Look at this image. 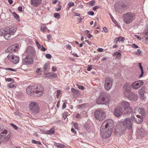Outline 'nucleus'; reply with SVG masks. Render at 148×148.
I'll return each mask as SVG.
<instances>
[{
	"instance_id": "obj_1",
	"label": "nucleus",
	"mask_w": 148,
	"mask_h": 148,
	"mask_svg": "<svg viewBox=\"0 0 148 148\" xmlns=\"http://www.w3.org/2000/svg\"><path fill=\"white\" fill-rule=\"evenodd\" d=\"M26 92L29 95L40 97L43 93V87L41 85H30L26 89Z\"/></svg>"
},
{
	"instance_id": "obj_2",
	"label": "nucleus",
	"mask_w": 148,
	"mask_h": 148,
	"mask_svg": "<svg viewBox=\"0 0 148 148\" xmlns=\"http://www.w3.org/2000/svg\"><path fill=\"white\" fill-rule=\"evenodd\" d=\"M112 130L101 127L100 130V134L102 138L103 139L107 138L111 136Z\"/></svg>"
},
{
	"instance_id": "obj_3",
	"label": "nucleus",
	"mask_w": 148,
	"mask_h": 148,
	"mask_svg": "<svg viewBox=\"0 0 148 148\" xmlns=\"http://www.w3.org/2000/svg\"><path fill=\"white\" fill-rule=\"evenodd\" d=\"M29 109L30 112L34 115L38 113L39 111V106L36 102H31L29 104Z\"/></svg>"
},
{
	"instance_id": "obj_4",
	"label": "nucleus",
	"mask_w": 148,
	"mask_h": 148,
	"mask_svg": "<svg viewBox=\"0 0 148 148\" xmlns=\"http://www.w3.org/2000/svg\"><path fill=\"white\" fill-rule=\"evenodd\" d=\"M123 22L127 24L132 23L134 19V16L133 14L128 12L124 14L122 16Z\"/></svg>"
},
{
	"instance_id": "obj_5",
	"label": "nucleus",
	"mask_w": 148,
	"mask_h": 148,
	"mask_svg": "<svg viewBox=\"0 0 148 148\" xmlns=\"http://www.w3.org/2000/svg\"><path fill=\"white\" fill-rule=\"evenodd\" d=\"M121 127L120 129L123 131L126 128L129 129H131L133 126V123L130 119L126 118L121 123Z\"/></svg>"
},
{
	"instance_id": "obj_6",
	"label": "nucleus",
	"mask_w": 148,
	"mask_h": 148,
	"mask_svg": "<svg viewBox=\"0 0 148 148\" xmlns=\"http://www.w3.org/2000/svg\"><path fill=\"white\" fill-rule=\"evenodd\" d=\"M7 132V131L2 126L0 127V138H2L3 141L5 142L8 141L10 138V136L6 135Z\"/></svg>"
},
{
	"instance_id": "obj_7",
	"label": "nucleus",
	"mask_w": 148,
	"mask_h": 148,
	"mask_svg": "<svg viewBox=\"0 0 148 148\" xmlns=\"http://www.w3.org/2000/svg\"><path fill=\"white\" fill-rule=\"evenodd\" d=\"M94 115L95 118L100 121L104 119L106 116V114L104 112L98 110L95 111Z\"/></svg>"
},
{
	"instance_id": "obj_8",
	"label": "nucleus",
	"mask_w": 148,
	"mask_h": 148,
	"mask_svg": "<svg viewBox=\"0 0 148 148\" xmlns=\"http://www.w3.org/2000/svg\"><path fill=\"white\" fill-rule=\"evenodd\" d=\"M133 113L135 114H136V117H142V118H144L145 114V112L144 110V109L143 108H138V107H136L134 109Z\"/></svg>"
},
{
	"instance_id": "obj_9",
	"label": "nucleus",
	"mask_w": 148,
	"mask_h": 148,
	"mask_svg": "<svg viewBox=\"0 0 148 148\" xmlns=\"http://www.w3.org/2000/svg\"><path fill=\"white\" fill-rule=\"evenodd\" d=\"M101 127L108 129H110L112 130L114 127L113 121L110 119H106L103 122Z\"/></svg>"
},
{
	"instance_id": "obj_10",
	"label": "nucleus",
	"mask_w": 148,
	"mask_h": 148,
	"mask_svg": "<svg viewBox=\"0 0 148 148\" xmlns=\"http://www.w3.org/2000/svg\"><path fill=\"white\" fill-rule=\"evenodd\" d=\"M113 82L112 78L110 77L107 78L104 84L105 89L108 90H110L112 87Z\"/></svg>"
},
{
	"instance_id": "obj_11",
	"label": "nucleus",
	"mask_w": 148,
	"mask_h": 148,
	"mask_svg": "<svg viewBox=\"0 0 148 148\" xmlns=\"http://www.w3.org/2000/svg\"><path fill=\"white\" fill-rule=\"evenodd\" d=\"M25 53L29 56L34 57L35 56L36 52L33 47L29 46L27 48Z\"/></svg>"
},
{
	"instance_id": "obj_12",
	"label": "nucleus",
	"mask_w": 148,
	"mask_h": 148,
	"mask_svg": "<svg viewBox=\"0 0 148 148\" xmlns=\"http://www.w3.org/2000/svg\"><path fill=\"white\" fill-rule=\"evenodd\" d=\"M123 111V108L119 106L114 110V114L116 117H119L122 114Z\"/></svg>"
},
{
	"instance_id": "obj_13",
	"label": "nucleus",
	"mask_w": 148,
	"mask_h": 148,
	"mask_svg": "<svg viewBox=\"0 0 148 148\" xmlns=\"http://www.w3.org/2000/svg\"><path fill=\"white\" fill-rule=\"evenodd\" d=\"M130 84L128 83H125L123 86L124 94L125 97H128L130 95L131 89L130 86Z\"/></svg>"
},
{
	"instance_id": "obj_14",
	"label": "nucleus",
	"mask_w": 148,
	"mask_h": 148,
	"mask_svg": "<svg viewBox=\"0 0 148 148\" xmlns=\"http://www.w3.org/2000/svg\"><path fill=\"white\" fill-rule=\"evenodd\" d=\"M19 46L17 43H15L6 49L8 52L12 53L17 51L18 49Z\"/></svg>"
},
{
	"instance_id": "obj_15",
	"label": "nucleus",
	"mask_w": 148,
	"mask_h": 148,
	"mask_svg": "<svg viewBox=\"0 0 148 148\" xmlns=\"http://www.w3.org/2000/svg\"><path fill=\"white\" fill-rule=\"evenodd\" d=\"M143 82L141 80H139L134 82L131 85V86L134 89H137L140 88L143 84Z\"/></svg>"
},
{
	"instance_id": "obj_16",
	"label": "nucleus",
	"mask_w": 148,
	"mask_h": 148,
	"mask_svg": "<svg viewBox=\"0 0 148 148\" xmlns=\"http://www.w3.org/2000/svg\"><path fill=\"white\" fill-rule=\"evenodd\" d=\"M8 58L14 64L17 63L19 61V58L14 55H8Z\"/></svg>"
},
{
	"instance_id": "obj_17",
	"label": "nucleus",
	"mask_w": 148,
	"mask_h": 148,
	"mask_svg": "<svg viewBox=\"0 0 148 148\" xmlns=\"http://www.w3.org/2000/svg\"><path fill=\"white\" fill-rule=\"evenodd\" d=\"M23 62L25 64H30L33 63V59L28 56H26V57L23 60Z\"/></svg>"
},
{
	"instance_id": "obj_18",
	"label": "nucleus",
	"mask_w": 148,
	"mask_h": 148,
	"mask_svg": "<svg viewBox=\"0 0 148 148\" xmlns=\"http://www.w3.org/2000/svg\"><path fill=\"white\" fill-rule=\"evenodd\" d=\"M136 118L134 116L133 114V113H132V119L134 122L137 123H140L142 121L143 119L144 118H142V117H136Z\"/></svg>"
},
{
	"instance_id": "obj_19",
	"label": "nucleus",
	"mask_w": 148,
	"mask_h": 148,
	"mask_svg": "<svg viewBox=\"0 0 148 148\" xmlns=\"http://www.w3.org/2000/svg\"><path fill=\"white\" fill-rule=\"evenodd\" d=\"M128 98L132 101H135L137 99L138 96L136 94L132 92L128 96Z\"/></svg>"
},
{
	"instance_id": "obj_20",
	"label": "nucleus",
	"mask_w": 148,
	"mask_h": 148,
	"mask_svg": "<svg viewBox=\"0 0 148 148\" xmlns=\"http://www.w3.org/2000/svg\"><path fill=\"white\" fill-rule=\"evenodd\" d=\"M130 105V104L128 102L123 101L121 102L119 106L123 108V110H124L126 108L128 107Z\"/></svg>"
},
{
	"instance_id": "obj_21",
	"label": "nucleus",
	"mask_w": 148,
	"mask_h": 148,
	"mask_svg": "<svg viewBox=\"0 0 148 148\" xmlns=\"http://www.w3.org/2000/svg\"><path fill=\"white\" fill-rule=\"evenodd\" d=\"M103 102V104H108L110 100V97L108 95H102Z\"/></svg>"
},
{
	"instance_id": "obj_22",
	"label": "nucleus",
	"mask_w": 148,
	"mask_h": 148,
	"mask_svg": "<svg viewBox=\"0 0 148 148\" xmlns=\"http://www.w3.org/2000/svg\"><path fill=\"white\" fill-rule=\"evenodd\" d=\"M137 137L138 138H142L145 134L144 130L143 129H140L137 131Z\"/></svg>"
},
{
	"instance_id": "obj_23",
	"label": "nucleus",
	"mask_w": 148,
	"mask_h": 148,
	"mask_svg": "<svg viewBox=\"0 0 148 148\" xmlns=\"http://www.w3.org/2000/svg\"><path fill=\"white\" fill-rule=\"evenodd\" d=\"M8 29V32L11 34V35H13L16 31L17 29L16 27H6Z\"/></svg>"
},
{
	"instance_id": "obj_24",
	"label": "nucleus",
	"mask_w": 148,
	"mask_h": 148,
	"mask_svg": "<svg viewBox=\"0 0 148 148\" xmlns=\"http://www.w3.org/2000/svg\"><path fill=\"white\" fill-rule=\"evenodd\" d=\"M8 29L6 28L5 29V33L4 35V38L6 40H8L11 38V34L8 32Z\"/></svg>"
},
{
	"instance_id": "obj_25",
	"label": "nucleus",
	"mask_w": 148,
	"mask_h": 148,
	"mask_svg": "<svg viewBox=\"0 0 148 148\" xmlns=\"http://www.w3.org/2000/svg\"><path fill=\"white\" fill-rule=\"evenodd\" d=\"M42 0H31V3L34 6H37L41 2Z\"/></svg>"
},
{
	"instance_id": "obj_26",
	"label": "nucleus",
	"mask_w": 148,
	"mask_h": 148,
	"mask_svg": "<svg viewBox=\"0 0 148 148\" xmlns=\"http://www.w3.org/2000/svg\"><path fill=\"white\" fill-rule=\"evenodd\" d=\"M49 67L50 65L48 63H46L43 67L42 71L43 72H45L46 71H48L49 70Z\"/></svg>"
},
{
	"instance_id": "obj_27",
	"label": "nucleus",
	"mask_w": 148,
	"mask_h": 148,
	"mask_svg": "<svg viewBox=\"0 0 148 148\" xmlns=\"http://www.w3.org/2000/svg\"><path fill=\"white\" fill-rule=\"evenodd\" d=\"M145 88V86H143L138 91L139 94L142 97H143L144 95Z\"/></svg>"
},
{
	"instance_id": "obj_28",
	"label": "nucleus",
	"mask_w": 148,
	"mask_h": 148,
	"mask_svg": "<svg viewBox=\"0 0 148 148\" xmlns=\"http://www.w3.org/2000/svg\"><path fill=\"white\" fill-rule=\"evenodd\" d=\"M96 103L99 104H103V102L102 95H101L96 100Z\"/></svg>"
},
{
	"instance_id": "obj_29",
	"label": "nucleus",
	"mask_w": 148,
	"mask_h": 148,
	"mask_svg": "<svg viewBox=\"0 0 148 148\" xmlns=\"http://www.w3.org/2000/svg\"><path fill=\"white\" fill-rule=\"evenodd\" d=\"M71 91L73 93L74 95L78 96L79 95V90H75V89L72 88L71 89Z\"/></svg>"
},
{
	"instance_id": "obj_30",
	"label": "nucleus",
	"mask_w": 148,
	"mask_h": 148,
	"mask_svg": "<svg viewBox=\"0 0 148 148\" xmlns=\"http://www.w3.org/2000/svg\"><path fill=\"white\" fill-rule=\"evenodd\" d=\"M124 110L126 111V112H125V111H124L125 113V114L126 113H127V114H130L131 112H132L133 110L132 108L129 106L126 108Z\"/></svg>"
},
{
	"instance_id": "obj_31",
	"label": "nucleus",
	"mask_w": 148,
	"mask_h": 148,
	"mask_svg": "<svg viewBox=\"0 0 148 148\" xmlns=\"http://www.w3.org/2000/svg\"><path fill=\"white\" fill-rule=\"evenodd\" d=\"M114 56H116V58L118 59H120L121 58V55L120 52L116 51L114 54Z\"/></svg>"
},
{
	"instance_id": "obj_32",
	"label": "nucleus",
	"mask_w": 148,
	"mask_h": 148,
	"mask_svg": "<svg viewBox=\"0 0 148 148\" xmlns=\"http://www.w3.org/2000/svg\"><path fill=\"white\" fill-rule=\"evenodd\" d=\"M114 7L115 10L116 12H119L120 8V6L119 5V3H116L114 5Z\"/></svg>"
},
{
	"instance_id": "obj_33",
	"label": "nucleus",
	"mask_w": 148,
	"mask_h": 148,
	"mask_svg": "<svg viewBox=\"0 0 148 148\" xmlns=\"http://www.w3.org/2000/svg\"><path fill=\"white\" fill-rule=\"evenodd\" d=\"M125 39V38L124 37L120 36L116 38V39H114V40L116 41V43L117 44V42L118 41L123 42Z\"/></svg>"
},
{
	"instance_id": "obj_34",
	"label": "nucleus",
	"mask_w": 148,
	"mask_h": 148,
	"mask_svg": "<svg viewBox=\"0 0 148 148\" xmlns=\"http://www.w3.org/2000/svg\"><path fill=\"white\" fill-rule=\"evenodd\" d=\"M55 132L54 129L53 128H51L50 130L47 131L46 132V133L47 134H53Z\"/></svg>"
},
{
	"instance_id": "obj_35",
	"label": "nucleus",
	"mask_w": 148,
	"mask_h": 148,
	"mask_svg": "<svg viewBox=\"0 0 148 148\" xmlns=\"http://www.w3.org/2000/svg\"><path fill=\"white\" fill-rule=\"evenodd\" d=\"M50 77L53 78H56L57 77V75L56 73H49Z\"/></svg>"
},
{
	"instance_id": "obj_36",
	"label": "nucleus",
	"mask_w": 148,
	"mask_h": 148,
	"mask_svg": "<svg viewBox=\"0 0 148 148\" xmlns=\"http://www.w3.org/2000/svg\"><path fill=\"white\" fill-rule=\"evenodd\" d=\"M89 31H88V30H86L85 31V34H86V36L90 38L91 37H92V36L91 35V34L89 33Z\"/></svg>"
},
{
	"instance_id": "obj_37",
	"label": "nucleus",
	"mask_w": 148,
	"mask_h": 148,
	"mask_svg": "<svg viewBox=\"0 0 148 148\" xmlns=\"http://www.w3.org/2000/svg\"><path fill=\"white\" fill-rule=\"evenodd\" d=\"M47 28L46 25L44 24H43L41 27V30L43 32H44L45 30Z\"/></svg>"
},
{
	"instance_id": "obj_38",
	"label": "nucleus",
	"mask_w": 148,
	"mask_h": 148,
	"mask_svg": "<svg viewBox=\"0 0 148 148\" xmlns=\"http://www.w3.org/2000/svg\"><path fill=\"white\" fill-rule=\"evenodd\" d=\"M54 17L56 18H57L58 19L60 18V14L58 13H56L54 14Z\"/></svg>"
},
{
	"instance_id": "obj_39",
	"label": "nucleus",
	"mask_w": 148,
	"mask_h": 148,
	"mask_svg": "<svg viewBox=\"0 0 148 148\" xmlns=\"http://www.w3.org/2000/svg\"><path fill=\"white\" fill-rule=\"evenodd\" d=\"M32 143L34 144H38L39 145H41V143L40 141H36L35 140H32Z\"/></svg>"
},
{
	"instance_id": "obj_40",
	"label": "nucleus",
	"mask_w": 148,
	"mask_h": 148,
	"mask_svg": "<svg viewBox=\"0 0 148 148\" xmlns=\"http://www.w3.org/2000/svg\"><path fill=\"white\" fill-rule=\"evenodd\" d=\"M12 14L13 16H14V18L15 19H18V18H19V16L18 14H16L15 12H13L12 13Z\"/></svg>"
},
{
	"instance_id": "obj_41",
	"label": "nucleus",
	"mask_w": 148,
	"mask_h": 148,
	"mask_svg": "<svg viewBox=\"0 0 148 148\" xmlns=\"http://www.w3.org/2000/svg\"><path fill=\"white\" fill-rule=\"evenodd\" d=\"M10 125L12 126L15 130H17L18 129V127L16 125L12 123H10Z\"/></svg>"
},
{
	"instance_id": "obj_42",
	"label": "nucleus",
	"mask_w": 148,
	"mask_h": 148,
	"mask_svg": "<svg viewBox=\"0 0 148 148\" xmlns=\"http://www.w3.org/2000/svg\"><path fill=\"white\" fill-rule=\"evenodd\" d=\"M66 146L62 144H60L59 145L58 148H66Z\"/></svg>"
},
{
	"instance_id": "obj_43",
	"label": "nucleus",
	"mask_w": 148,
	"mask_h": 148,
	"mask_svg": "<svg viewBox=\"0 0 148 148\" xmlns=\"http://www.w3.org/2000/svg\"><path fill=\"white\" fill-rule=\"evenodd\" d=\"M88 4H89V5H90L91 6H93L95 4V1H90L88 3Z\"/></svg>"
},
{
	"instance_id": "obj_44",
	"label": "nucleus",
	"mask_w": 148,
	"mask_h": 148,
	"mask_svg": "<svg viewBox=\"0 0 148 148\" xmlns=\"http://www.w3.org/2000/svg\"><path fill=\"white\" fill-rule=\"evenodd\" d=\"M68 5L70 7H71L74 5V4L72 2H69Z\"/></svg>"
},
{
	"instance_id": "obj_45",
	"label": "nucleus",
	"mask_w": 148,
	"mask_h": 148,
	"mask_svg": "<svg viewBox=\"0 0 148 148\" xmlns=\"http://www.w3.org/2000/svg\"><path fill=\"white\" fill-rule=\"evenodd\" d=\"M120 5H121L122 7L123 8H125L127 7V6L123 2H121L120 3Z\"/></svg>"
},
{
	"instance_id": "obj_46",
	"label": "nucleus",
	"mask_w": 148,
	"mask_h": 148,
	"mask_svg": "<svg viewBox=\"0 0 148 148\" xmlns=\"http://www.w3.org/2000/svg\"><path fill=\"white\" fill-rule=\"evenodd\" d=\"M45 57L47 58L50 59L51 58V56L50 54L47 53L46 54Z\"/></svg>"
},
{
	"instance_id": "obj_47",
	"label": "nucleus",
	"mask_w": 148,
	"mask_h": 148,
	"mask_svg": "<svg viewBox=\"0 0 148 148\" xmlns=\"http://www.w3.org/2000/svg\"><path fill=\"white\" fill-rule=\"evenodd\" d=\"M137 52H135V53H136V54L138 55H140V53H141V50L140 49H138L137 50Z\"/></svg>"
},
{
	"instance_id": "obj_48",
	"label": "nucleus",
	"mask_w": 148,
	"mask_h": 148,
	"mask_svg": "<svg viewBox=\"0 0 148 148\" xmlns=\"http://www.w3.org/2000/svg\"><path fill=\"white\" fill-rule=\"evenodd\" d=\"M61 8V6L60 5H59L58 8H56L55 9L57 11H58L60 10Z\"/></svg>"
},
{
	"instance_id": "obj_49",
	"label": "nucleus",
	"mask_w": 148,
	"mask_h": 148,
	"mask_svg": "<svg viewBox=\"0 0 148 148\" xmlns=\"http://www.w3.org/2000/svg\"><path fill=\"white\" fill-rule=\"evenodd\" d=\"M41 51H45L47 49L45 48L43 45H41V48L40 49Z\"/></svg>"
},
{
	"instance_id": "obj_50",
	"label": "nucleus",
	"mask_w": 148,
	"mask_h": 148,
	"mask_svg": "<svg viewBox=\"0 0 148 148\" xmlns=\"http://www.w3.org/2000/svg\"><path fill=\"white\" fill-rule=\"evenodd\" d=\"M5 69L6 70H8L10 71H16V69H13L10 68H6Z\"/></svg>"
},
{
	"instance_id": "obj_51",
	"label": "nucleus",
	"mask_w": 148,
	"mask_h": 148,
	"mask_svg": "<svg viewBox=\"0 0 148 148\" xmlns=\"http://www.w3.org/2000/svg\"><path fill=\"white\" fill-rule=\"evenodd\" d=\"M88 14L89 15L93 16L94 14V13L92 11H88Z\"/></svg>"
},
{
	"instance_id": "obj_52",
	"label": "nucleus",
	"mask_w": 148,
	"mask_h": 148,
	"mask_svg": "<svg viewBox=\"0 0 148 148\" xmlns=\"http://www.w3.org/2000/svg\"><path fill=\"white\" fill-rule=\"evenodd\" d=\"M5 33V29L3 30L2 31H0V35L1 36H4V34Z\"/></svg>"
},
{
	"instance_id": "obj_53",
	"label": "nucleus",
	"mask_w": 148,
	"mask_h": 148,
	"mask_svg": "<svg viewBox=\"0 0 148 148\" xmlns=\"http://www.w3.org/2000/svg\"><path fill=\"white\" fill-rule=\"evenodd\" d=\"M61 92V90H58L57 91V98H58V96L60 95Z\"/></svg>"
},
{
	"instance_id": "obj_54",
	"label": "nucleus",
	"mask_w": 148,
	"mask_h": 148,
	"mask_svg": "<svg viewBox=\"0 0 148 148\" xmlns=\"http://www.w3.org/2000/svg\"><path fill=\"white\" fill-rule=\"evenodd\" d=\"M8 87L9 88H11L14 87V84H12V83H10L8 85Z\"/></svg>"
},
{
	"instance_id": "obj_55",
	"label": "nucleus",
	"mask_w": 148,
	"mask_h": 148,
	"mask_svg": "<svg viewBox=\"0 0 148 148\" xmlns=\"http://www.w3.org/2000/svg\"><path fill=\"white\" fill-rule=\"evenodd\" d=\"M74 126L75 128L76 129H78L79 128L78 125L77 123H74Z\"/></svg>"
},
{
	"instance_id": "obj_56",
	"label": "nucleus",
	"mask_w": 148,
	"mask_h": 148,
	"mask_svg": "<svg viewBox=\"0 0 148 148\" xmlns=\"http://www.w3.org/2000/svg\"><path fill=\"white\" fill-rule=\"evenodd\" d=\"M92 69V65H88V68L87 69V70L88 71H90Z\"/></svg>"
},
{
	"instance_id": "obj_57",
	"label": "nucleus",
	"mask_w": 148,
	"mask_h": 148,
	"mask_svg": "<svg viewBox=\"0 0 148 148\" xmlns=\"http://www.w3.org/2000/svg\"><path fill=\"white\" fill-rule=\"evenodd\" d=\"M77 86H78V88L80 89H81L82 90H83L84 87L83 86H79L78 85H77Z\"/></svg>"
},
{
	"instance_id": "obj_58",
	"label": "nucleus",
	"mask_w": 148,
	"mask_h": 148,
	"mask_svg": "<svg viewBox=\"0 0 148 148\" xmlns=\"http://www.w3.org/2000/svg\"><path fill=\"white\" fill-rule=\"evenodd\" d=\"M110 16V17L111 18V19L112 20V21L114 22H115V21H116V20H115V19H114L113 17L112 16V15L110 14H109Z\"/></svg>"
},
{
	"instance_id": "obj_59",
	"label": "nucleus",
	"mask_w": 148,
	"mask_h": 148,
	"mask_svg": "<svg viewBox=\"0 0 148 148\" xmlns=\"http://www.w3.org/2000/svg\"><path fill=\"white\" fill-rule=\"evenodd\" d=\"M145 35L148 36L146 37L145 39L146 40L148 41V31L147 32H145Z\"/></svg>"
},
{
	"instance_id": "obj_60",
	"label": "nucleus",
	"mask_w": 148,
	"mask_h": 148,
	"mask_svg": "<svg viewBox=\"0 0 148 148\" xmlns=\"http://www.w3.org/2000/svg\"><path fill=\"white\" fill-rule=\"evenodd\" d=\"M132 47L134 48H137L138 47L137 45L134 43L132 44Z\"/></svg>"
},
{
	"instance_id": "obj_61",
	"label": "nucleus",
	"mask_w": 148,
	"mask_h": 148,
	"mask_svg": "<svg viewBox=\"0 0 148 148\" xmlns=\"http://www.w3.org/2000/svg\"><path fill=\"white\" fill-rule=\"evenodd\" d=\"M56 70H57V69L56 67H55L54 66H53L52 67V71H53V72L56 71Z\"/></svg>"
},
{
	"instance_id": "obj_62",
	"label": "nucleus",
	"mask_w": 148,
	"mask_h": 148,
	"mask_svg": "<svg viewBox=\"0 0 148 148\" xmlns=\"http://www.w3.org/2000/svg\"><path fill=\"white\" fill-rule=\"evenodd\" d=\"M22 7H21V6L18 7V11L20 12L22 11Z\"/></svg>"
},
{
	"instance_id": "obj_63",
	"label": "nucleus",
	"mask_w": 148,
	"mask_h": 148,
	"mask_svg": "<svg viewBox=\"0 0 148 148\" xmlns=\"http://www.w3.org/2000/svg\"><path fill=\"white\" fill-rule=\"evenodd\" d=\"M47 38L48 40H49L51 38V36L50 34L47 35Z\"/></svg>"
},
{
	"instance_id": "obj_64",
	"label": "nucleus",
	"mask_w": 148,
	"mask_h": 148,
	"mask_svg": "<svg viewBox=\"0 0 148 148\" xmlns=\"http://www.w3.org/2000/svg\"><path fill=\"white\" fill-rule=\"evenodd\" d=\"M59 143H54V145L55 146V147L58 148V147L59 146Z\"/></svg>"
}]
</instances>
